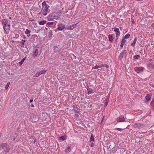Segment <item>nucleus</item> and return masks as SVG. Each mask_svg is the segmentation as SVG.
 I'll return each instance as SVG.
<instances>
[{
    "mask_svg": "<svg viewBox=\"0 0 154 154\" xmlns=\"http://www.w3.org/2000/svg\"><path fill=\"white\" fill-rule=\"evenodd\" d=\"M42 7L41 12L42 14L45 16L50 11L48 8L49 6L47 5L45 2H44L42 3Z\"/></svg>",
    "mask_w": 154,
    "mask_h": 154,
    "instance_id": "nucleus-1",
    "label": "nucleus"
},
{
    "mask_svg": "<svg viewBox=\"0 0 154 154\" xmlns=\"http://www.w3.org/2000/svg\"><path fill=\"white\" fill-rule=\"evenodd\" d=\"M60 15L58 12H54L50 14L48 16V21L52 20L54 19H57L59 17Z\"/></svg>",
    "mask_w": 154,
    "mask_h": 154,
    "instance_id": "nucleus-2",
    "label": "nucleus"
},
{
    "mask_svg": "<svg viewBox=\"0 0 154 154\" xmlns=\"http://www.w3.org/2000/svg\"><path fill=\"white\" fill-rule=\"evenodd\" d=\"M10 25L9 24H8L7 25L3 26V29L5 33L6 34H8L9 32L10 28Z\"/></svg>",
    "mask_w": 154,
    "mask_h": 154,
    "instance_id": "nucleus-3",
    "label": "nucleus"
},
{
    "mask_svg": "<svg viewBox=\"0 0 154 154\" xmlns=\"http://www.w3.org/2000/svg\"><path fill=\"white\" fill-rule=\"evenodd\" d=\"M134 69L136 72L139 73L141 72L144 70V68L142 67H135L134 68Z\"/></svg>",
    "mask_w": 154,
    "mask_h": 154,
    "instance_id": "nucleus-4",
    "label": "nucleus"
},
{
    "mask_svg": "<svg viewBox=\"0 0 154 154\" xmlns=\"http://www.w3.org/2000/svg\"><path fill=\"white\" fill-rule=\"evenodd\" d=\"M114 31L116 32V41L118 39V37H119L120 35V32L119 31V29L118 28H116L114 29Z\"/></svg>",
    "mask_w": 154,
    "mask_h": 154,
    "instance_id": "nucleus-5",
    "label": "nucleus"
},
{
    "mask_svg": "<svg viewBox=\"0 0 154 154\" xmlns=\"http://www.w3.org/2000/svg\"><path fill=\"white\" fill-rule=\"evenodd\" d=\"M65 28V26L62 23H60L58 25V27L57 29L59 30H62Z\"/></svg>",
    "mask_w": 154,
    "mask_h": 154,
    "instance_id": "nucleus-6",
    "label": "nucleus"
},
{
    "mask_svg": "<svg viewBox=\"0 0 154 154\" xmlns=\"http://www.w3.org/2000/svg\"><path fill=\"white\" fill-rule=\"evenodd\" d=\"M116 120L118 122H123L124 121V118L123 116H120L116 119Z\"/></svg>",
    "mask_w": 154,
    "mask_h": 154,
    "instance_id": "nucleus-7",
    "label": "nucleus"
},
{
    "mask_svg": "<svg viewBox=\"0 0 154 154\" xmlns=\"http://www.w3.org/2000/svg\"><path fill=\"white\" fill-rule=\"evenodd\" d=\"M4 149L5 152H8L10 150V148L9 145L7 144Z\"/></svg>",
    "mask_w": 154,
    "mask_h": 154,
    "instance_id": "nucleus-8",
    "label": "nucleus"
},
{
    "mask_svg": "<svg viewBox=\"0 0 154 154\" xmlns=\"http://www.w3.org/2000/svg\"><path fill=\"white\" fill-rule=\"evenodd\" d=\"M8 20L6 19H2V24L3 26L5 25H7V24H8Z\"/></svg>",
    "mask_w": 154,
    "mask_h": 154,
    "instance_id": "nucleus-9",
    "label": "nucleus"
},
{
    "mask_svg": "<svg viewBox=\"0 0 154 154\" xmlns=\"http://www.w3.org/2000/svg\"><path fill=\"white\" fill-rule=\"evenodd\" d=\"M7 144L6 143H2L0 144V150L1 149H4L5 146Z\"/></svg>",
    "mask_w": 154,
    "mask_h": 154,
    "instance_id": "nucleus-10",
    "label": "nucleus"
},
{
    "mask_svg": "<svg viewBox=\"0 0 154 154\" xmlns=\"http://www.w3.org/2000/svg\"><path fill=\"white\" fill-rule=\"evenodd\" d=\"M38 54V51L37 49H36L33 52L32 56L34 57H35Z\"/></svg>",
    "mask_w": 154,
    "mask_h": 154,
    "instance_id": "nucleus-11",
    "label": "nucleus"
},
{
    "mask_svg": "<svg viewBox=\"0 0 154 154\" xmlns=\"http://www.w3.org/2000/svg\"><path fill=\"white\" fill-rule=\"evenodd\" d=\"M31 32V31L30 30L28 29H26L25 33L27 35V36L29 37L30 36L29 34Z\"/></svg>",
    "mask_w": 154,
    "mask_h": 154,
    "instance_id": "nucleus-12",
    "label": "nucleus"
},
{
    "mask_svg": "<svg viewBox=\"0 0 154 154\" xmlns=\"http://www.w3.org/2000/svg\"><path fill=\"white\" fill-rule=\"evenodd\" d=\"M108 37L109 38V41L110 42H112L113 41V38L112 35H108Z\"/></svg>",
    "mask_w": 154,
    "mask_h": 154,
    "instance_id": "nucleus-13",
    "label": "nucleus"
},
{
    "mask_svg": "<svg viewBox=\"0 0 154 154\" xmlns=\"http://www.w3.org/2000/svg\"><path fill=\"white\" fill-rule=\"evenodd\" d=\"M126 40H125V39H124V38L122 39L121 43L120 46L122 48L123 47L124 44L126 42Z\"/></svg>",
    "mask_w": 154,
    "mask_h": 154,
    "instance_id": "nucleus-14",
    "label": "nucleus"
},
{
    "mask_svg": "<svg viewBox=\"0 0 154 154\" xmlns=\"http://www.w3.org/2000/svg\"><path fill=\"white\" fill-rule=\"evenodd\" d=\"M87 91L88 94L94 93L93 92V90L91 88H89L87 89Z\"/></svg>",
    "mask_w": 154,
    "mask_h": 154,
    "instance_id": "nucleus-15",
    "label": "nucleus"
},
{
    "mask_svg": "<svg viewBox=\"0 0 154 154\" xmlns=\"http://www.w3.org/2000/svg\"><path fill=\"white\" fill-rule=\"evenodd\" d=\"M47 22V21L45 20H42L39 22L38 24L40 25H43L45 24Z\"/></svg>",
    "mask_w": 154,
    "mask_h": 154,
    "instance_id": "nucleus-16",
    "label": "nucleus"
},
{
    "mask_svg": "<svg viewBox=\"0 0 154 154\" xmlns=\"http://www.w3.org/2000/svg\"><path fill=\"white\" fill-rule=\"evenodd\" d=\"M109 99L108 98H107L104 101V106L106 107L108 105Z\"/></svg>",
    "mask_w": 154,
    "mask_h": 154,
    "instance_id": "nucleus-17",
    "label": "nucleus"
},
{
    "mask_svg": "<svg viewBox=\"0 0 154 154\" xmlns=\"http://www.w3.org/2000/svg\"><path fill=\"white\" fill-rule=\"evenodd\" d=\"M151 97V95L149 94H147L145 97L146 99L147 100H149Z\"/></svg>",
    "mask_w": 154,
    "mask_h": 154,
    "instance_id": "nucleus-18",
    "label": "nucleus"
},
{
    "mask_svg": "<svg viewBox=\"0 0 154 154\" xmlns=\"http://www.w3.org/2000/svg\"><path fill=\"white\" fill-rule=\"evenodd\" d=\"M71 149V146H69L65 150V152L66 153H68L69 152Z\"/></svg>",
    "mask_w": 154,
    "mask_h": 154,
    "instance_id": "nucleus-19",
    "label": "nucleus"
},
{
    "mask_svg": "<svg viewBox=\"0 0 154 154\" xmlns=\"http://www.w3.org/2000/svg\"><path fill=\"white\" fill-rule=\"evenodd\" d=\"M60 138V139L63 141L64 140H66V136L65 135L63 136H61Z\"/></svg>",
    "mask_w": 154,
    "mask_h": 154,
    "instance_id": "nucleus-20",
    "label": "nucleus"
},
{
    "mask_svg": "<svg viewBox=\"0 0 154 154\" xmlns=\"http://www.w3.org/2000/svg\"><path fill=\"white\" fill-rule=\"evenodd\" d=\"M130 36V34H127L125 36L124 38L125 39L128 38Z\"/></svg>",
    "mask_w": 154,
    "mask_h": 154,
    "instance_id": "nucleus-21",
    "label": "nucleus"
},
{
    "mask_svg": "<svg viewBox=\"0 0 154 154\" xmlns=\"http://www.w3.org/2000/svg\"><path fill=\"white\" fill-rule=\"evenodd\" d=\"M136 41H137V39L135 38L134 39V40L133 42L131 43V45L133 46H134L136 44Z\"/></svg>",
    "mask_w": 154,
    "mask_h": 154,
    "instance_id": "nucleus-22",
    "label": "nucleus"
},
{
    "mask_svg": "<svg viewBox=\"0 0 154 154\" xmlns=\"http://www.w3.org/2000/svg\"><path fill=\"white\" fill-rule=\"evenodd\" d=\"M41 75V74L39 72H36V73L35 74L34 76L35 77H38V76H39V75Z\"/></svg>",
    "mask_w": 154,
    "mask_h": 154,
    "instance_id": "nucleus-23",
    "label": "nucleus"
},
{
    "mask_svg": "<svg viewBox=\"0 0 154 154\" xmlns=\"http://www.w3.org/2000/svg\"><path fill=\"white\" fill-rule=\"evenodd\" d=\"M91 141H94V137L93 136L92 134H91V137H90V141L91 142Z\"/></svg>",
    "mask_w": 154,
    "mask_h": 154,
    "instance_id": "nucleus-24",
    "label": "nucleus"
},
{
    "mask_svg": "<svg viewBox=\"0 0 154 154\" xmlns=\"http://www.w3.org/2000/svg\"><path fill=\"white\" fill-rule=\"evenodd\" d=\"M46 72V70H42L39 72L41 74V75L42 74H44Z\"/></svg>",
    "mask_w": 154,
    "mask_h": 154,
    "instance_id": "nucleus-25",
    "label": "nucleus"
},
{
    "mask_svg": "<svg viewBox=\"0 0 154 154\" xmlns=\"http://www.w3.org/2000/svg\"><path fill=\"white\" fill-rule=\"evenodd\" d=\"M134 58L136 59H139L140 58V56L139 55H135L134 56Z\"/></svg>",
    "mask_w": 154,
    "mask_h": 154,
    "instance_id": "nucleus-26",
    "label": "nucleus"
},
{
    "mask_svg": "<svg viewBox=\"0 0 154 154\" xmlns=\"http://www.w3.org/2000/svg\"><path fill=\"white\" fill-rule=\"evenodd\" d=\"M25 59L24 58H23L22 60L19 62V64L20 65H22L23 62H24V60H25Z\"/></svg>",
    "mask_w": 154,
    "mask_h": 154,
    "instance_id": "nucleus-27",
    "label": "nucleus"
},
{
    "mask_svg": "<svg viewBox=\"0 0 154 154\" xmlns=\"http://www.w3.org/2000/svg\"><path fill=\"white\" fill-rule=\"evenodd\" d=\"M10 83V82H9L7 84L6 86H5V88L6 90H7L8 88V87L9 86Z\"/></svg>",
    "mask_w": 154,
    "mask_h": 154,
    "instance_id": "nucleus-28",
    "label": "nucleus"
},
{
    "mask_svg": "<svg viewBox=\"0 0 154 154\" xmlns=\"http://www.w3.org/2000/svg\"><path fill=\"white\" fill-rule=\"evenodd\" d=\"M53 23H54L53 22H48L47 23V24H46V26L47 25H53Z\"/></svg>",
    "mask_w": 154,
    "mask_h": 154,
    "instance_id": "nucleus-29",
    "label": "nucleus"
},
{
    "mask_svg": "<svg viewBox=\"0 0 154 154\" xmlns=\"http://www.w3.org/2000/svg\"><path fill=\"white\" fill-rule=\"evenodd\" d=\"M99 68V65H96L95 66H94V69H98Z\"/></svg>",
    "mask_w": 154,
    "mask_h": 154,
    "instance_id": "nucleus-30",
    "label": "nucleus"
},
{
    "mask_svg": "<svg viewBox=\"0 0 154 154\" xmlns=\"http://www.w3.org/2000/svg\"><path fill=\"white\" fill-rule=\"evenodd\" d=\"M123 129H123V128H116V129H117V130H118V131H122Z\"/></svg>",
    "mask_w": 154,
    "mask_h": 154,
    "instance_id": "nucleus-31",
    "label": "nucleus"
},
{
    "mask_svg": "<svg viewBox=\"0 0 154 154\" xmlns=\"http://www.w3.org/2000/svg\"><path fill=\"white\" fill-rule=\"evenodd\" d=\"M22 41L23 42L21 43V45H24V43L26 41L25 40H22Z\"/></svg>",
    "mask_w": 154,
    "mask_h": 154,
    "instance_id": "nucleus-32",
    "label": "nucleus"
},
{
    "mask_svg": "<svg viewBox=\"0 0 154 154\" xmlns=\"http://www.w3.org/2000/svg\"><path fill=\"white\" fill-rule=\"evenodd\" d=\"M99 66V68L104 67V65H103V64H101Z\"/></svg>",
    "mask_w": 154,
    "mask_h": 154,
    "instance_id": "nucleus-33",
    "label": "nucleus"
},
{
    "mask_svg": "<svg viewBox=\"0 0 154 154\" xmlns=\"http://www.w3.org/2000/svg\"><path fill=\"white\" fill-rule=\"evenodd\" d=\"M151 27H152V29H154V23H153L152 24H151Z\"/></svg>",
    "mask_w": 154,
    "mask_h": 154,
    "instance_id": "nucleus-34",
    "label": "nucleus"
},
{
    "mask_svg": "<svg viewBox=\"0 0 154 154\" xmlns=\"http://www.w3.org/2000/svg\"><path fill=\"white\" fill-rule=\"evenodd\" d=\"M90 146L91 147H93L94 146V143L93 142H92V143H91Z\"/></svg>",
    "mask_w": 154,
    "mask_h": 154,
    "instance_id": "nucleus-35",
    "label": "nucleus"
},
{
    "mask_svg": "<svg viewBox=\"0 0 154 154\" xmlns=\"http://www.w3.org/2000/svg\"><path fill=\"white\" fill-rule=\"evenodd\" d=\"M149 66H151L152 67H154V65L152 64H150L149 65Z\"/></svg>",
    "mask_w": 154,
    "mask_h": 154,
    "instance_id": "nucleus-36",
    "label": "nucleus"
},
{
    "mask_svg": "<svg viewBox=\"0 0 154 154\" xmlns=\"http://www.w3.org/2000/svg\"><path fill=\"white\" fill-rule=\"evenodd\" d=\"M104 66L106 67L107 68H108L109 67V66L108 65L106 64L105 66Z\"/></svg>",
    "mask_w": 154,
    "mask_h": 154,
    "instance_id": "nucleus-37",
    "label": "nucleus"
},
{
    "mask_svg": "<svg viewBox=\"0 0 154 154\" xmlns=\"http://www.w3.org/2000/svg\"><path fill=\"white\" fill-rule=\"evenodd\" d=\"M33 101V98H32V99H31L30 100H29V102L30 103H31Z\"/></svg>",
    "mask_w": 154,
    "mask_h": 154,
    "instance_id": "nucleus-38",
    "label": "nucleus"
},
{
    "mask_svg": "<svg viewBox=\"0 0 154 154\" xmlns=\"http://www.w3.org/2000/svg\"><path fill=\"white\" fill-rule=\"evenodd\" d=\"M57 46H55L54 47V50H55L56 49H57Z\"/></svg>",
    "mask_w": 154,
    "mask_h": 154,
    "instance_id": "nucleus-39",
    "label": "nucleus"
},
{
    "mask_svg": "<svg viewBox=\"0 0 154 154\" xmlns=\"http://www.w3.org/2000/svg\"><path fill=\"white\" fill-rule=\"evenodd\" d=\"M31 106L32 107H34V105L32 104H31Z\"/></svg>",
    "mask_w": 154,
    "mask_h": 154,
    "instance_id": "nucleus-40",
    "label": "nucleus"
},
{
    "mask_svg": "<svg viewBox=\"0 0 154 154\" xmlns=\"http://www.w3.org/2000/svg\"><path fill=\"white\" fill-rule=\"evenodd\" d=\"M149 60L150 61H151L152 60V59H150Z\"/></svg>",
    "mask_w": 154,
    "mask_h": 154,
    "instance_id": "nucleus-41",
    "label": "nucleus"
},
{
    "mask_svg": "<svg viewBox=\"0 0 154 154\" xmlns=\"http://www.w3.org/2000/svg\"><path fill=\"white\" fill-rule=\"evenodd\" d=\"M153 109L154 112V105L153 106Z\"/></svg>",
    "mask_w": 154,
    "mask_h": 154,
    "instance_id": "nucleus-42",
    "label": "nucleus"
},
{
    "mask_svg": "<svg viewBox=\"0 0 154 154\" xmlns=\"http://www.w3.org/2000/svg\"><path fill=\"white\" fill-rule=\"evenodd\" d=\"M35 140H34V143H35Z\"/></svg>",
    "mask_w": 154,
    "mask_h": 154,
    "instance_id": "nucleus-43",
    "label": "nucleus"
}]
</instances>
